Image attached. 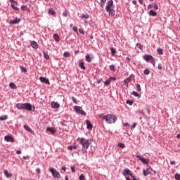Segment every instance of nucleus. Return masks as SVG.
Instances as JSON below:
<instances>
[{
    "mask_svg": "<svg viewBox=\"0 0 180 180\" xmlns=\"http://www.w3.org/2000/svg\"><path fill=\"white\" fill-rule=\"evenodd\" d=\"M99 117H101V119H102L103 120H105V122L108 123L109 124L115 123L116 120H117V117H116L115 115L112 114H108L106 115L101 114L99 115Z\"/></svg>",
    "mask_w": 180,
    "mask_h": 180,
    "instance_id": "f257e3e1",
    "label": "nucleus"
},
{
    "mask_svg": "<svg viewBox=\"0 0 180 180\" xmlns=\"http://www.w3.org/2000/svg\"><path fill=\"white\" fill-rule=\"evenodd\" d=\"M80 144L82 146L83 148H89V140L86 139L85 138H81V139H78Z\"/></svg>",
    "mask_w": 180,
    "mask_h": 180,
    "instance_id": "f03ea898",
    "label": "nucleus"
},
{
    "mask_svg": "<svg viewBox=\"0 0 180 180\" xmlns=\"http://www.w3.org/2000/svg\"><path fill=\"white\" fill-rule=\"evenodd\" d=\"M143 60L147 61V63L149 61L150 64H153V65H155V60L154 59V57L150 55H144Z\"/></svg>",
    "mask_w": 180,
    "mask_h": 180,
    "instance_id": "7ed1b4c3",
    "label": "nucleus"
},
{
    "mask_svg": "<svg viewBox=\"0 0 180 180\" xmlns=\"http://www.w3.org/2000/svg\"><path fill=\"white\" fill-rule=\"evenodd\" d=\"M74 109L76 113H78V115H82V116H86V112H85V111L82 110V107L75 105L74 106Z\"/></svg>",
    "mask_w": 180,
    "mask_h": 180,
    "instance_id": "20e7f679",
    "label": "nucleus"
},
{
    "mask_svg": "<svg viewBox=\"0 0 180 180\" xmlns=\"http://www.w3.org/2000/svg\"><path fill=\"white\" fill-rule=\"evenodd\" d=\"M49 171L50 172H51L54 178H58V179H60L61 178V174H60V172H58L57 170H56L55 169L53 168H50L49 169Z\"/></svg>",
    "mask_w": 180,
    "mask_h": 180,
    "instance_id": "39448f33",
    "label": "nucleus"
},
{
    "mask_svg": "<svg viewBox=\"0 0 180 180\" xmlns=\"http://www.w3.org/2000/svg\"><path fill=\"white\" fill-rule=\"evenodd\" d=\"M136 158H138L143 164H145L146 165H148L150 162L149 159H146L140 155H136Z\"/></svg>",
    "mask_w": 180,
    "mask_h": 180,
    "instance_id": "423d86ee",
    "label": "nucleus"
},
{
    "mask_svg": "<svg viewBox=\"0 0 180 180\" xmlns=\"http://www.w3.org/2000/svg\"><path fill=\"white\" fill-rule=\"evenodd\" d=\"M134 79V75H131L128 78L124 80V84L129 86V83L131 82Z\"/></svg>",
    "mask_w": 180,
    "mask_h": 180,
    "instance_id": "0eeeda50",
    "label": "nucleus"
},
{
    "mask_svg": "<svg viewBox=\"0 0 180 180\" xmlns=\"http://www.w3.org/2000/svg\"><path fill=\"white\" fill-rule=\"evenodd\" d=\"M115 8V5H113V1L110 0L108 3L107 6L105 7V11H109V9H113Z\"/></svg>",
    "mask_w": 180,
    "mask_h": 180,
    "instance_id": "6e6552de",
    "label": "nucleus"
},
{
    "mask_svg": "<svg viewBox=\"0 0 180 180\" xmlns=\"http://www.w3.org/2000/svg\"><path fill=\"white\" fill-rule=\"evenodd\" d=\"M10 2L11 3V8L14 10V11H19V8L16 7L15 5H18V2L15 1V0H10Z\"/></svg>",
    "mask_w": 180,
    "mask_h": 180,
    "instance_id": "1a4fd4ad",
    "label": "nucleus"
},
{
    "mask_svg": "<svg viewBox=\"0 0 180 180\" xmlns=\"http://www.w3.org/2000/svg\"><path fill=\"white\" fill-rule=\"evenodd\" d=\"M122 174L124 176H127V175H130V176H133V174H131V171L129 169H125L122 172Z\"/></svg>",
    "mask_w": 180,
    "mask_h": 180,
    "instance_id": "9d476101",
    "label": "nucleus"
},
{
    "mask_svg": "<svg viewBox=\"0 0 180 180\" xmlns=\"http://www.w3.org/2000/svg\"><path fill=\"white\" fill-rule=\"evenodd\" d=\"M150 169H151L150 167H148V169H143V174L144 176H147L150 175V174H151V171H150Z\"/></svg>",
    "mask_w": 180,
    "mask_h": 180,
    "instance_id": "9b49d317",
    "label": "nucleus"
},
{
    "mask_svg": "<svg viewBox=\"0 0 180 180\" xmlns=\"http://www.w3.org/2000/svg\"><path fill=\"white\" fill-rule=\"evenodd\" d=\"M32 104L30 103H24L23 110H28L29 112L32 111Z\"/></svg>",
    "mask_w": 180,
    "mask_h": 180,
    "instance_id": "f8f14e48",
    "label": "nucleus"
},
{
    "mask_svg": "<svg viewBox=\"0 0 180 180\" xmlns=\"http://www.w3.org/2000/svg\"><path fill=\"white\" fill-rule=\"evenodd\" d=\"M39 80L41 82H43L44 84H47V85H50V81H49V79L43 77H39Z\"/></svg>",
    "mask_w": 180,
    "mask_h": 180,
    "instance_id": "ddd939ff",
    "label": "nucleus"
},
{
    "mask_svg": "<svg viewBox=\"0 0 180 180\" xmlns=\"http://www.w3.org/2000/svg\"><path fill=\"white\" fill-rule=\"evenodd\" d=\"M4 140L10 143H13V141H15V139L11 136H6Z\"/></svg>",
    "mask_w": 180,
    "mask_h": 180,
    "instance_id": "4468645a",
    "label": "nucleus"
},
{
    "mask_svg": "<svg viewBox=\"0 0 180 180\" xmlns=\"http://www.w3.org/2000/svg\"><path fill=\"white\" fill-rule=\"evenodd\" d=\"M18 23H20V18H15L10 21V25H18Z\"/></svg>",
    "mask_w": 180,
    "mask_h": 180,
    "instance_id": "2eb2a0df",
    "label": "nucleus"
},
{
    "mask_svg": "<svg viewBox=\"0 0 180 180\" xmlns=\"http://www.w3.org/2000/svg\"><path fill=\"white\" fill-rule=\"evenodd\" d=\"M51 106L53 109H58V108H60V104L56 102H52Z\"/></svg>",
    "mask_w": 180,
    "mask_h": 180,
    "instance_id": "dca6fc26",
    "label": "nucleus"
},
{
    "mask_svg": "<svg viewBox=\"0 0 180 180\" xmlns=\"http://www.w3.org/2000/svg\"><path fill=\"white\" fill-rule=\"evenodd\" d=\"M31 46L32 47V49H34L35 50H37V49H39V44H37V42L32 41L31 42Z\"/></svg>",
    "mask_w": 180,
    "mask_h": 180,
    "instance_id": "f3484780",
    "label": "nucleus"
},
{
    "mask_svg": "<svg viewBox=\"0 0 180 180\" xmlns=\"http://www.w3.org/2000/svg\"><path fill=\"white\" fill-rule=\"evenodd\" d=\"M86 126H87V129L88 130H91L92 127H94V126L92 125V123H91V121H89V120H87L86 121Z\"/></svg>",
    "mask_w": 180,
    "mask_h": 180,
    "instance_id": "a211bd4d",
    "label": "nucleus"
},
{
    "mask_svg": "<svg viewBox=\"0 0 180 180\" xmlns=\"http://www.w3.org/2000/svg\"><path fill=\"white\" fill-rule=\"evenodd\" d=\"M46 131H51V134H56L57 130H56L54 128L47 127Z\"/></svg>",
    "mask_w": 180,
    "mask_h": 180,
    "instance_id": "6ab92c4d",
    "label": "nucleus"
},
{
    "mask_svg": "<svg viewBox=\"0 0 180 180\" xmlns=\"http://www.w3.org/2000/svg\"><path fill=\"white\" fill-rule=\"evenodd\" d=\"M25 106V103H17L16 104V108L17 109H19L20 110H23Z\"/></svg>",
    "mask_w": 180,
    "mask_h": 180,
    "instance_id": "aec40b11",
    "label": "nucleus"
},
{
    "mask_svg": "<svg viewBox=\"0 0 180 180\" xmlns=\"http://www.w3.org/2000/svg\"><path fill=\"white\" fill-rule=\"evenodd\" d=\"M109 13V16H115V10L113 8L109 9V11H106Z\"/></svg>",
    "mask_w": 180,
    "mask_h": 180,
    "instance_id": "412c9836",
    "label": "nucleus"
},
{
    "mask_svg": "<svg viewBox=\"0 0 180 180\" xmlns=\"http://www.w3.org/2000/svg\"><path fill=\"white\" fill-rule=\"evenodd\" d=\"M4 174L7 178H11L13 176V174L9 173V172H8V170H4Z\"/></svg>",
    "mask_w": 180,
    "mask_h": 180,
    "instance_id": "4be33fe9",
    "label": "nucleus"
},
{
    "mask_svg": "<svg viewBox=\"0 0 180 180\" xmlns=\"http://www.w3.org/2000/svg\"><path fill=\"white\" fill-rule=\"evenodd\" d=\"M79 67H80V68H82V70H86V68H85V63L84 62H80L79 63Z\"/></svg>",
    "mask_w": 180,
    "mask_h": 180,
    "instance_id": "5701e85b",
    "label": "nucleus"
},
{
    "mask_svg": "<svg viewBox=\"0 0 180 180\" xmlns=\"http://www.w3.org/2000/svg\"><path fill=\"white\" fill-rule=\"evenodd\" d=\"M24 129H25V130H27L30 133H33V130H32V129H30V127L27 125H24Z\"/></svg>",
    "mask_w": 180,
    "mask_h": 180,
    "instance_id": "b1692460",
    "label": "nucleus"
},
{
    "mask_svg": "<svg viewBox=\"0 0 180 180\" xmlns=\"http://www.w3.org/2000/svg\"><path fill=\"white\" fill-rule=\"evenodd\" d=\"M149 15H150V16H157V12H155L153 10H150L149 11Z\"/></svg>",
    "mask_w": 180,
    "mask_h": 180,
    "instance_id": "393cba45",
    "label": "nucleus"
},
{
    "mask_svg": "<svg viewBox=\"0 0 180 180\" xmlns=\"http://www.w3.org/2000/svg\"><path fill=\"white\" fill-rule=\"evenodd\" d=\"M49 15H56V11L53 8H49Z\"/></svg>",
    "mask_w": 180,
    "mask_h": 180,
    "instance_id": "a878e982",
    "label": "nucleus"
},
{
    "mask_svg": "<svg viewBox=\"0 0 180 180\" xmlns=\"http://www.w3.org/2000/svg\"><path fill=\"white\" fill-rule=\"evenodd\" d=\"M53 39L56 41H60V37H58V34H53Z\"/></svg>",
    "mask_w": 180,
    "mask_h": 180,
    "instance_id": "bb28decb",
    "label": "nucleus"
},
{
    "mask_svg": "<svg viewBox=\"0 0 180 180\" xmlns=\"http://www.w3.org/2000/svg\"><path fill=\"white\" fill-rule=\"evenodd\" d=\"M9 86L11 88V89H16L17 88L16 84H15L13 82L10 83Z\"/></svg>",
    "mask_w": 180,
    "mask_h": 180,
    "instance_id": "cd10ccee",
    "label": "nucleus"
},
{
    "mask_svg": "<svg viewBox=\"0 0 180 180\" xmlns=\"http://www.w3.org/2000/svg\"><path fill=\"white\" fill-rule=\"evenodd\" d=\"M131 95H134V96H136V98H141V95H140L139 93L136 91H133L131 93Z\"/></svg>",
    "mask_w": 180,
    "mask_h": 180,
    "instance_id": "c85d7f7f",
    "label": "nucleus"
},
{
    "mask_svg": "<svg viewBox=\"0 0 180 180\" xmlns=\"http://www.w3.org/2000/svg\"><path fill=\"white\" fill-rule=\"evenodd\" d=\"M81 19H89V15L82 14V16H81Z\"/></svg>",
    "mask_w": 180,
    "mask_h": 180,
    "instance_id": "c756f323",
    "label": "nucleus"
},
{
    "mask_svg": "<svg viewBox=\"0 0 180 180\" xmlns=\"http://www.w3.org/2000/svg\"><path fill=\"white\" fill-rule=\"evenodd\" d=\"M137 92H141V86L139 84H136Z\"/></svg>",
    "mask_w": 180,
    "mask_h": 180,
    "instance_id": "7c9ffc66",
    "label": "nucleus"
},
{
    "mask_svg": "<svg viewBox=\"0 0 180 180\" xmlns=\"http://www.w3.org/2000/svg\"><path fill=\"white\" fill-rule=\"evenodd\" d=\"M44 58H46V60H50V56H49V54H47L46 52H43Z\"/></svg>",
    "mask_w": 180,
    "mask_h": 180,
    "instance_id": "2f4dec72",
    "label": "nucleus"
},
{
    "mask_svg": "<svg viewBox=\"0 0 180 180\" xmlns=\"http://www.w3.org/2000/svg\"><path fill=\"white\" fill-rule=\"evenodd\" d=\"M105 4H106V0H101L100 5L101 8H103V6H105Z\"/></svg>",
    "mask_w": 180,
    "mask_h": 180,
    "instance_id": "473e14b6",
    "label": "nucleus"
},
{
    "mask_svg": "<svg viewBox=\"0 0 180 180\" xmlns=\"http://www.w3.org/2000/svg\"><path fill=\"white\" fill-rule=\"evenodd\" d=\"M157 51H158V54H160L161 56H162V54H164V50H162V49H158Z\"/></svg>",
    "mask_w": 180,
    "mask_h": 180,
    "instance_id": "72a5a7b5",
    "label": "nucleus"
},
{
    "mask_svg": "<svg viewBox=\"0 0 180 180\" xmlns=\"http://www.w3.org/2000/svg\"><path fill=\"white\" fill-rule=\"evenodd\" d=\"M110 82H112L110 81V79H107V80L104 82V85H105V86H108V85H110Z\"/></svg>",
    "mask_w": 180,
    "mask_h": 180,
    "instance_id": "f704fd0d",
    "label": "nucleus"
},
{
    "mask_svg": "<svg viewBox=\"0 0 180 180\" xmlns=\"http://www.w3.org/2000/svg\"><path fill=\"white\" fill-rule=\"evenodd\" d=\"M110 51L112 56H115V54H116V49L115 48H111Z\"/></svg>",
    "mask_w": 180,
    "mask_h": 180,
    "instance_id": "c9c22d12",
    "label": "nucleus"
},
{
    "mask_svg": "<svg viewBox=\"0 0 180 180\" xmlns=\"http://www.w3.org/2000/svg\"><path fill=\"white\" fill-rule=\"evenodd\" d=\"M86 61H87L88 63H91V56H89V54H87L86 56Z\"/></svg>",
    "mask_w": 180,
    "mask_h": 180,
    "instance_id": "e433bc0d",
    "label": "nucleus"
},
{
    "mask_svg": "<svg viewBox=\"0 0 180 180\" xmlns=\"http://www.w3.org/2000/svg\"><path fill=\"white\" fill-rule=\"evenodd\" d=\"M118 147H120V148H125L126 145H124V143H118Z\"/></svg>",
    "mask_w": 180,
    "mask_h": 180,
    "instance_id": "4c0bfd02",
    "label": "nucleus"
},
{
    "mask_svg": "<svg viewBox=\"0 0 180 180\" xmlns=\"http://www.w3.org/2000/svg\"><path fill=\"white\" fill-rule=\"evenodd\" d=\"M134 102V101H133L127 100V102H126V103H127V105H130V106H131V105H133Z\"/></svg>",
    "mask_w": 180,
    "mask_h": 180,
    "instance_id": "58836bf2",
    "label": "nucleus"
},
{
    "mask_svg": "<svg viewBox=\"0 0 180 180\" xmlns=\"http://www.w3.org/2000/svg\"><path fill=\"white\" fill-rule=\"evenodd\" d=\"M20 70L22 72H27V69H26V68L20 66Z\"/></svg>",
    "mask_w": 180,
    "mask_h": 180,
    "instance_id": "ea45409f",
    "label": "nucleus"
},
{
    "mask_svg": "<svg viewBox=\"0 0 180 180\" xmlns=\"http://www.w3.org/2000/svg\"><path fill=\"white\" fill-rule=\"evenodd\" d=\"M21 9L22 11H29V8L26 6H22Z\"/></svg>",
    "mask_w": 180,
    "mask_h": 180,
    "instance_id": "a19ab883",
    "label": "nucleus"
},
{
    "mask_svg": "<svg viewBox=\"0 0 180 180\" xmlns=\"http://www.w3.org/2000/svg\"><path fill=\"white\" fill-rule=\"evenodd\" d=\"M174 178L175 179H177V180H180V174L176 173L175 175H174Z\"/></svg>",
    "mask_w": 180,
    "mask_h": 180,
    "instance_id": "79ce46f5",
    "label": "nucleus"
},
{
    "mask_svg": "<svg viewBox=\"0 0 180 180\" xmlns=\"http://www.w3.org/2000/svg\"><path fill=\"white\" fill-rule=\"evenodd\" d=\"M136 46L138 47V49H139L140 50H143V46H141V44L138 43L136 44Z\"/></svg>",
    "mask_w": 180,
    "mask_h": 180,
    "instance_id": "37998d69",
    "label": "nucleus"
},
{
    "mask_svg": "<svg viewBox=\"0 0 180 180\" xmlns=\"http://www.w3.org/2000/svg\"><path fill=\"white\" fill-rule=\"evenodd\" d=\"M143 73L145 74V75H148V74H150V70H148V69H146L143 71Z\"/></svg>",
    "mask_w": 180,
    "mask_h": 180,
    "instance_id": "c03bdc74",
    "label": "nucleus"
},
{
    "mask_svg": "<svg viewBox=\"0 0 180 180\" xmlns=\"http://www.w3.org/2000/svg\"><path fill=\"white\" fill-rule=\"evenodd\" d=\"M63 56L65 57H70V56H71V54L70 53V52H65Z\"/></svg>",
    "mask_w": 180,
    "mask_h": 180,
    "instance_id": "a18cd8bd",
    "label": "nucleus"
},
{
    "mask_svg": "<svg viewBox=\"0 0 180 180\" xmlns=\"http://www.w3.org/2000/svg\"><path fill=\"white\" fill-rule=\"evenodd\" d=\"M86 150H88V148H82V153L83 154H86Z\"/></svg>",
    "mask_w": 180,
    "mask_h": 180,
    "instance_id": "49530a36",
    "label": "nucleus"
},
{
    "mask_svg": "<svg viewBox=\"0 0 180 180\" xmlns=\"http://www.w3.org/2000/svg\"><path fill=\"white\" fill-rule=\"evenodd\" d=\"M79 179V180H85V176L84 174H81Z\"/></svg>",
    "mask_w": 180,
    "mask_h": 180,
    "instance_id": "de8ad7c7",
    "label": "nucleus"
},
{
    "mask_svg": "<svg viewBox=\"0 0 180 180\" xmlns=\"http://www.w3.org/2000/svg\"><path fill=\"white\" fill-rule=\"evenodd\" d=\"M110 71H115V65H110Z\"/></svg>",
    "mask_w": 180,
    "mask_h": 180,
    "instance_id": "09e8293b",
    "label": "nucleus"
},
{
    "mask_svg": "<svg viewBox=\"0 0 180 180\" xmlns=\"http://www.w3.org/2000/svg\"><path fill=\"white\" fill-rule=\"evenodd\" d=\"M8 119V116L0 117V120H6Z\"/></svg>",
    "mask_w": 180,
    "mask_h": 180,
    "instance_id": "8fccbe9b",
    "label": "nucleus"
},
{
    "mask_svg": "<svg viewBox=\"0 0 180 180\" xmlns=\"http://www.w3.org/2000/svg\"><path fill=\"white\" fill-rule=\"evenodd\" d=\"M72 30H74V32H76V33H78V28L76 26L72 27Z\"/></svg>",
    "mask_w": 180,
    "mask_h": 180,
    "instance_id": "3c124183",
    "label": "nucleus"
},
{
    "mask_svg": "<svg viewBox=\"0 0 180 180\" xmlns=\"http://www.w3.org/2000/svg\"><path fill=\"white\" fill-rule=\"evenodd\" d=\"M68 15V11H65L63 13V16H65V18H66V16Z\"/></svg>",
    "mask_w": 180,
    "mask_h": 180,
    "instance_id": "603ef678",
    "label": "nucleus"
},
{
    "mask_svg": "<svg viewBox=\"0 0 180 180\" xmlns=\"http://www.w3.org/2000/svg\"><path fill=\"white\" fill-rule=\"evenodd\" d=\"M79 32L81 34H85V33L84 32V30L82 29H79Z\"/></svg>",
    "mask_w": 180,
    "mask_h": 180,
    "instance_id": "864d4df0",
    "label": "nucleus"
},
{
    "mask_svg": "<svg viewBox=\"0 0 180 180\" xmlns=\"http://www.w3.org/2000/svg\"><path fill=\"white\" fill-rule=\"evenodd\" d=\"M71 171H72V172H75V166H71Z\"/></svg>",
    "mask_w": 180,
    "mask_h": 180,
    "instance_id": "5fc2aeb1",
    "label": "nucleus"
},
{
    "mask_svg": "<svg viewBox=\"0 0 180 180\" xmlns=\"http://www.w3.org/2000/svg\"><path fill=\"white\" fill-rule=\"evenodd\" d=\"M158 68V70H162V65L161 63H159Z\"/></svg>",
    "mask_w": 180,
    "mask_h": 180,
    "instance_id": "6e6d98bb",
    "label": "nucleus"
},
{
    "mask_svg": "<svg viewBox=\"0 0 180 180\" xmlns=\"http://www.w3.org/2000/svg\"><path fill=\"white\" fill-rule=\"evenodd\" d=\"M154 8L155 11L158 10V5L156 3L154 4Z\"/></svg>",
    "mask_w": 180,
    "mask_h": 180,
    "instance_id": "4d7b16f0",
    "label": "nucleus"
},
{
    "mask_svg": "<svg viewBox=\"0 0 180 180\" xmlns=\"http://www.w3.org/2000/svg\"><path fill=\"white\" fill-rule=\"evenodd\" d=\"M109 79H110L111 82H112V81H116V77H110L109 78Z\"/></svg>",
    "mask_w": 180,
    "mask_h": 180,
    "instance_id": "13d9d810",
    "label": "nucleus"
},
{
    "mask_svg": "<svg viewBox=\"0 0 180 180\" xmlns=\"http://www.w3.org/2000/svg\"><path fill=\"white\" fill-rule=\"evenodd\" d=\"M72 99L74 103H77V98H75V97H72Z\"/></svg>",
    "mask_w": 180,
    "mask_h": 180,
    "instance_id": "bf43d9fd",
    "label": "nucleus"
},
{
    "mask_svg": "<svg viewBox=\"0 0 180 180\" xmlns=\"http://www.w3.org/2000/svg\"><path fill=\"white\" fill-rule=\"evenodd\" d=\"M136 123H134L132 125H131V129H134L136 128Z\"/></svg>",
    "mask_w": 180,
    "mask_h": 180,
    "instance_id": "052dcab7",
    "label": "nucleus"
},
{
    "mask_svg": "<svg viewBox=\"0 0 180 180\" xmlns=\"http://www.w3.org/2000/svg\"><path fill=\"white\" fill-rule=\"evenodd\" d=\"M170 164H171V165H175L176 162H175V161H171Z\"/></svg>",
    "mask_w": 180,
    "mask_h": 180,
    "instance_id": "680f3d73",
    "label": "nucleus"
},
{
    "mask_svg": "<svg viewBox=\"0 0 180 180\" xmlns=\"http://www.w3.org/2000/svg\"><path fill=\"white\" fill-rule=\"evenodd\" d=\"M68 150H72V146H68Z\"/></svg>",
    "mask_w": 180,
    "mask_h": 180,
    "instance_id": "e2e57ef3",
    "label": "nucleus"
},
{
    "mask_svg": "<svg viewBox=\"0 0 180 180\" xmlns=\"http://www.w3.org/2000/svg\"><path fill=\"white\" fill-rule=\"evenodd\" d=\"M139 4H141V5H143V2H144V0H139Z\"/></svg>",
    "mask_w": 180,
    "mask_h": 180,
    "instance_id": "0e129e2a",
    "label": "nucleus"
},
{
    "mask_svg": "<svg viewBox=\"0 0 180 180\" xmlns=\"http://www.w3.org/2000/svg\"><path fill=\"white\" fill-rule=\"evenodd\" d=\"M151 8H153V5L149 4L148 6V9H151Z\"/></svg>",
    "mask_w": 180,
    "mask_h": 180,
    "instance_id": "69168bd1",
    "label": "nucleus"
},
{
    "mask_svg": "<svg viewBox=\"0 0 180 180\" xmlns=\"http://www.w3.org/2000/svg\"><path fill=\"white\" fill-rule=\"evenodd\" d=\"M16 154H18V155L22 154V152L20 150H17Z\"/></svg>",
    "mask_w": 180,
    "mask_h": 180,
    "instance_id": "338daca9",
    "label": "nucleus"
},
{
    "mask_svg": "<svg viewBox=\"0 0 180 180\" xmlns=\"http://www.w3.org/2000/svg\"><path fill=\"white\" fill-rule=\"evenodd\" d=\"M97 82H98V84H101V82H102V79H98V80L97 81Z\"/></svg>",
    "mask_w": 180,
    "mask_h": 180,
    "instance_id": "774afa93",
    "label": "nucleus"
}]
</instances>
